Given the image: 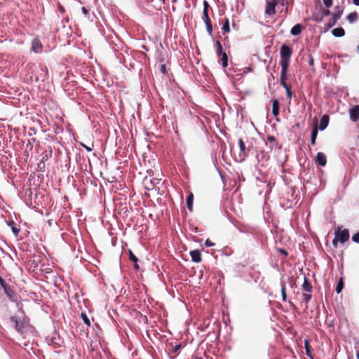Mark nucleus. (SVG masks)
Returning a JSON list of instances; mask_svg holds the SVG:
<instances>
[{"mask_svg":"<svg viewBox=\"0 0 359 359\" xmlns=\"http://www.w3.org/2000/svg\"><path fill=\"white\" fill-rule=\"evenodd\" d=\"M303 290L306 292H311L312 287L310 284V283L304 278V283L302 285Z\"/></svg>","mask_w":359,"mask_h":359,"instance_id":"20","label":"nucleus"},{"mask_svg":"<svg viewBox=\"0 0 359 359\" xmlns=\"http://www.w3.org/2000/svg\"><path fill=\"white\" fill-rule=\"evenodd\" d=\"M286 79H280V84L285 88H287V87L289 86L286 82H285Z\"/></svg>","mask_w":359,"mask_h":359,"instance_id":"32","label":"nucleus"},{"mask_svg":"<svg viewBox=\"0 0 359 359\" xmlns=\"http://www.w3.org/2000/svg\"><path fill=\"white\" fill-rule=\"evenodd\" d=\"M203 11H208L209 4L207 1H203Z\"/></svg>","mask_w":359,"mask_h":359,"instance_id":"35","label":"nucleus"},{"mask_svg":"<svg viewBox=\"0 0 359 359\" xmlns=\"http://www.w3.org/2000/svg\"><path fill=\"white\" fill-rule=\"evenodd\" d=\"M316 161L321 166H325L327 163V157L322 152H318L316 155Z\"/></svg>","mask_w":359,"mask_h":359,"instance_id":"8","label":"nucleus"},{"mask_svg":"<svg viewBox=\"0 0 359 359\" xmlns=\"http://www.w3.org/2000/svg\"><path fill=\"white\" fill-rule=\"evenodd\" d=\"M268 140H269V141H271V142H273V141H274V140H275V139H274V137H273V136H269V137H268Z\"/></svg>","mask_w":359,"mask_h":359,"instance_id":"42","label":"nucleus"},{"mask_svg":"<svg viewBox=\"0 0 359 359\" xmlns=\"http://www.w3.org/2000/svg\"><path fill=\"white\" fill-rule=\"evenodd\" d=\"M332 34L336 37H341L345 34V32L343 28L337 27L334 28L332 31Z\"/></svg>","mask_w":359,"mask_h":359,"instance_id":"13","label":"nucleus"},{"mask_svg":"<svg viewBox=\"0 0 359 359\" xmlns=\"http://www.w3.org/2000/svg\"><path fill=\"white\" fill-rule=\"evenodd\" d=\"M82 318H83L84 323L87 325L89 326L90 325V322L89 319L88 318L86 314L82 313Z\"/></svg>","mask_w":359,"mask_h":359,"instance_id":"28","label":"nucleus"},{"mask_svg":"<svg viewBox=\"0 0 359 359\" xmlns=\"http://www.w3.org/2000/svg\"><path fill=\"white\" fill-rule=\"evenodd\" d=\"M190 255L191 257L192 260L194 262H200L201 260V253L198 250H193L190 252Z\"/></svg>","mask_w":359,"mask_h":359,"instance_id":"12","label":"nucleus"},{"mask_svg":"<svg viewBox=\"0 0 359 359\" xmlns=\"http://www.w3.org/2000/svg\"><path fill=\"white\" fill-rule=\"evenodd\" d=\"M161 71H162L163 72H165V65H161Z\"/></svg>","mask_w":359,"mask_h":359,"instance_id":"43","label":"nucleus"},{"mask_svg":"<svg viewBox=\"0 0 359 359\" xmlns=\"http://www.w3.org/2000/svg\"><path fill=\"white\" fill-rule=\"evenodd\" d=\"M349 238L348 231L347 229L338 230L335 233V238L332 241L333 245L337 247V242H340L341 243H344L346 241H348Z\"/></svg>","mask_w":359,"mask_h":359,"instance_id":"1","label":"nucleus"},{"mask_svg":"<svg viewBox=\"0 0 359 359\" xmlns=\"http://www.w3.org/2000/svg\"><path fill=\"white\" fill-rule=\"evenodd\" d=\"M280 79H287V71L281 70Z\"/></svg>","mask_w":359,"mask_h":359,"instance_id":"33","label":"nucleus"},{"mask_svg":"<svg viewBox=\"0 0 359 359\" xmlns=\"http://www.w3.org/2000/svg\"><path fill=\"white\" fill-rule=\"evenodd\" d=\"M323 1L327 8H330L332 5V0H323Z\"/></svg>","mask_w":359,"mask_h":359,"instance_id":"27","label":"nucleus"},{"mask_svg":"<svg viewBox=\"0 0 359 359\" xmlns=\"http://www.w3.org/2000/svg\"><path fill=\"white\" fill-rule=\"evenodd\" d=\"M312 64H313V60H311L310 65H312Z\"/></svg>","mask_w":359,"mask_h":359,"instance_id":"46","label":"nucleus"},{"mask_svg":"<svg viewBox=\"0 0 359 359\" xmlns=\"http://www.w3.org/2000/svg\"><path fill=\"white\" fill-rule=\"evenodd\" d=\"M302 29V25L299 24H297L291 29L290 33H291V34L296 36L301 33Z\"/></svg>","mask_w":359,"mask_h":359,"instance_id":"15","label":"nucleus"},{"mask_svg":"<svg viewBox=\"0 0 359 359\" xmlns=\"http://www.w3.org/2000/svg\"><path fill=\"white\" fill-rule=\"evenodd\" d=\"M281 295L282 299L284 302L287 300L286 292H285V285L284 283L281 284Z\"/></svg>","mask_w":359,"mask_h":359,"instance_id":"22","label":"nucleus"},{"mask_svg":"<svg viewBox=\"0 0 359 359\" xmlns=\"http://www.w3.org/2000/svg\"><path fill=\"white\" fill-rule=\"evenodd\" d=\"M130 259L134 263H136L137 262V257H135V255L133 254L131 251H130Z\"/></svg>","mask_w":359,"mask_h":359,"instance_id":"29","label":"nucleus"},{"mask_svg":"<svg viewBox=\"0 0 359 359\" xmlns=\"http://www.w3.org/2000/svg\"><path fill=\"white\" fill-rule=\"evenodd\" d=\"M193 201H194V194L192 193H189V194L187 198V204L188 209L190 211H192Z\"/></svg>","mask_w":359,"mask_h":359,"instance_id":"16","label":"nucleus"},{"mask_svg":"<svg viewBox=\"0 0 359 359\" xmlns=\"http://www.w3.org/2000/svg\"><path fill=\"white\" fill-rule=\"evenodd\" d=\"M278 0H269L266 2V13L269 15H271L275 14L276 13V6L278 5Z\"/></svg>","mask_w":359,"mask_h":359,"instance_id":"2","label":"nucleus"},{"mask_svg":"<svg viewBox=\"0 0 359 359\" xmlns=\"http://www.w3.org/2000/svg\"><path fill=\"white\" fill-rule=\"evenodd\" d=\"M43 46L38 39H34L32 42L31 50L36 53L42 52Z\"/></svg>","mask_w":359,"mask_h":359,"instance_id":"4","label":"nucleus"},{"mask_svg":"<svg viewBox=\"0 0 359 359\" xmlns=\"http://www.w3.org/2000/svg\"><path fill=\"white\" fill-rule=\"evenodd\" d=\"M82 146H83V147H84V148H85L88 151H92V148H90V147H88V146H86V145H85V144H82Z\"/></svg>","mask_w":359,"mask_h":359,"instance_id":"38","label":"nucleus"},{"mask_svg":"<svg viewBox=\"0 0 359 359\" xmlns=\"http://www.w3.org/2000/svg\"><path fill=\"white\" fill-rule=\"evenodd\" d=\"M11 320L15 325V327L18 331H22L23 328V323L21 322L19 318L13 316L11 317Z\"/></svg>","mask_w":359,"mask_h":359,"instance_id":"9","label":"nucleus"},{"mask_svg":"<svg viewBox=\"0 0 359 359\" xmlns=\"http://www.w3.org/2000/svg\"><path fill=\"white\" fill-rule=\"evenodd\" d=\"M323 14L324 15H330V11L329 10H326L323 12Z\"/></svg>","mask_w":359,"mask_h":359,"instance_id":"41","label":"nucleus"},{"mask_svg":"<svg viewBox=\"0 0 359 359\" xmlns=\"http://www.w3.org/2000/svg\"><path fill=\"white\" fill-rule=\"evenodd\" d=\"M238 145H239V148H240V151H241V152L238 155V160L240 161H243L247 157L248 153L246 151L245 143L242 139H240L238 140Z\"/></svg>","mask_w":359,"mask_h":359,"instance_id":"3","label":"nucleus"},{"mask_svg":"<svg viewBox=\"0 0 359 359\" xmlns=\"http://www.w3.org/2000/svg\"><path fill=\"white\" fill-rule=\"evenodd\" d=\"M222 66L223 67H226L228 65L227 63V55L225 53H222Z\"/></svg>","mask_w":359,"mask_h":359,"instance_id":"25","label":"nucleus"},{"mask_svg":"<svg viewBox=\"0 0 359 359\" xmlns=\"http://www.w3.org/2000/svg\"><path fill=\"white\" fill-rule=\"evenodd\" d=\"M8 225L11 227L13 233H14L15 236H17L19 233V229L14 226V222H8Z\"/></svg>","mask_w":359,"mask_h":359,"instance_id":"21","label":"nucleus"},{"mask_svg":"<svg viewBox=\"0 0 359 359\" xmlns=\"http://www.w3.org/2000/svg\"><path fill=\"white\" fill-rule=\"evenodd\" d=\"M352 239L355 243H359V232L354 234L352 237Z\"/></svg>","mask_w":359,"mask_h":359,"instance_id":"31","label":"nucleus"},{"mask_svg":"<svg viewBox=\"0 0 359 359\" xmlns=\"http://www.w3.org/2000/svg\"><path fill=\"white\" fill-rule=\"evenodd\" d=\"M304 346H305V348H306V353L308 356L309 357H311V350H310V348H309V340H305L304 341Z\"/></svg>","mask_w":359,"mask_h":359,"instance_id":"23","label":"nucleus"},{"mask_svg":"<svg viewBox=\"0 0 359 359\" xmlns=\"http://www.w3.org/2000/svg\"><path fill=\"white\" fill-rule=\"evenodd\" d=\"M358 50H359V44H358Z\"/></svg>","mask_w":359,"mask_h":359,"instance_id":"47","label":"nucleus"},{"mask_svg":"<svg viewBox=\"0 0 359 359\" xmlns=\"http://www.w3.org/2000/svg\"><path fill=\"white\" fill-rule=\"evenodd\" d=\"M203 19L206 25L207 30L209 34H211L212 28V25H211V22H210V19L208 16V11H203Z\"/></svg>","mask_w":359,"mask_h":359,"instance_id":"7","label":"nucleus"},{"mask_svg":"<svg viewBox=\"0 0 359 359\" xmlns=\"http://www.w3.org/2000/svg\"><path fill=\"white\" fill-rule=\"evenodd\" d=\"M285 89H286V91H287V97L290 98L291 96H292V92L290 90V87L288 86L287 88H285Z\"/></svg>","mask_w":359,"mask_h":359,"instance_id":"36","label":"nucleus"},{"mask_svg":"<svg viewBox=\"0 0 359 359\" xmlns=\"http://www.w3.org/2000/svg\"><path fill=\"white\" fill-rule=\"evenodd\" d=\"M0 283H1V285L3 287V288L4 289L5 293L10 298H11L13 297V290L7 286V285L6 284V283L4 282V280L2 278H0Z\"/></svg>","mask_w":359,"mask_h":359,"instance_id":"11","label":"nucleus"},{"mask_svg":"<svg viewBox=\"0 0 359 359\" xmlns=\"http://www.w3.org/2000/svg\"><path fill=\"white\" fill-rule=\"evenodd\" d=\"M217 43H218L219 49L221 51L222 50V46H221V44L219 42Z\"/></svg>","mask_w":359,"mask_h":359,"instance_id":"44","label":"nucleus"},{"mask_svg":"<svg viewBox=\"0 0 359 359\" xmlns=\"http://www.w3.org/2000/svg\"><path fill=\"white\" fill-rule=\"evenodd\" d=\"M317 135H318V128L316 126L313 129V130L311 132V144L313 145H314L316 144V137H317Z\"/></svg>","mask_w":359,"mask_h":359,"instance_id":"19","label":"nucleus"},{"mask_svg":"<svg viewBox=\"0 0 359 359\" xmlns=\"http://www.w3.org/2000/svg\"><path fill=\"white\" fill-rule=\"evenodd\" d=\"M222 29L226 32H230L229 22L228 19L226 20L224 24L223 25Z\"/></svg>","mask_w":359,"mask_h":359,"instance_id":"24","label":"nucleus"},{"mask_svg":"<svg viewBox=\"0 0 359 359\" xmlns=\"http://www.w3.org/2000/svg\"><path fill=\"white\" fill-rule=\"evenodd\" d=\"M329 123V116L327 115H324L320 119L319 129L320 130H325L328 126Z\"/></svg>","mask_w":359,"mask_h":359,"instance_id":"10","label":"nucleus"},{"mask_svg":"<svg viewBox=\"0 0 359 359\" xmlns=\"http://www.w3.org/2000/svg\"><path fill=\"white\" fill-rule=\"evenodd\" d=\"M304 300H306V302H309V299H311V295L309 294H304Z\"/></svg>","mask_w":359,"mask_h":359,"instance_id":"37","label":"nucleus"},{"mask_svg":"<svg viewBox=\"0 0 359 359\" xmlns=\"http://www.w3.org/2000/svg\"><path fill=\"white\" fill-rule=\"evenodd\" d=\"M346 19L351 23L355 22L358 19V13L356 12L350 13L346 16Z\"/></svg>","mask_w":359,"mask_h":359,"instance_id":"17","label":"nucleus"},{"mask_svg":"<svg viewBox=\"0 0 359 359\" xmlns=\"http://www.w3.org/2000/svg\"><path fill=\"white\" fill-rule=\"evenodd\" d=\"M356 355H357V358L359 359V352L357 353Z\"/></svg>","mask_w":359,"mask_h":359,"instance_id":"45","label":"nucleus"},{"mask_svg":"<svg viewBox=\"0 0 359 359\" xmlns=\"http://www.w3.org/2000/svg\"><path fill=\"white\" fill-rule=\"evenodd\" d=\"M341 13L342 11L339 8L338 12L334 15V18L335 20H338L339 18H340Z\"/></svg>","mask_w":359,"mask_h":359,"instance_id":"30","label":"nucleus"},{"mask_svg":"<svg viewBox=\"0 0 359 359\" xmlns=\"http://www.w3.org/2000/svg\"><path fill=\"white\" fill-rule=\"evenodd\" d=\"M205 245L208 246V247H212V246H214L215 245V243H212V241H210L209 239H207L205 243Z\"/></svg>","mask_w":359,"mask_h":359,"instance_id":"34","label":"nucleus"},{"mask_svg":"<svg viewBox=\"0 0 359 359\" xmlns=\"http://www.w3.org/2000/svg\"><path fill=\"white\" fill-rule=\"evenodd\" d=\"M350 118L352 121L355 122L359 118V105H355L349 110Z\"/></svg>","mask_w":359,"mask_h":359,"instance_id":"5","label":"nucleus"},{"mask_svg":"<svg viewBox=\"0 0 359 359\" xmlns=\"http://www.w3.org/2000/svg\"><path fill=\"white\" fill-rule=\"evenodd\" d=\"M272 113L274 116H277L279 114V103L277 100H274L272 104Z\"/></svg>","mask_w":359,"mask_h":359,"instance_id":"14","label":"nucleus"},{"mask_svg":"<svg viewBox=\"0 0 359 359\" xmlns=\"http://www.w3.org/2000/svg\"><path fill=\"white\" fill-rule=\"evenodd\" d=\"M82 12H83V13H84L85 15L88 14V10L86 9V7H83V8H82Z\"/></svg>","mask_w":359,"mask_h":359,"instance_id":"39","label":"nucleus"},{"mask_svg":"<svg viewBox=\"0 0 359 359\" xmlns=\"http://www.w3.org/2000/svg\"><path fill=\"white\" fill-rule=\"evenodd\" d=\"M291 55H292L291 48L285 45H283L280 48L281 58L290 60Z\"/></svg>","mask_w":359,"mask_h":359,"instance_id":"6","label":"nucleus"},{"mask_svg":"<svg viewBox=\"0 0 359 359\" xmlns=\"http://www.w3.org/2000/svg\"><path fill=\"white\" fill-rule=\"evenodd\" d=\"M342 289H343V282L341 279L340 281L338 283L337 287H336L337 293H338V294L340 293L341 292Z\"/></svg>","mask_w":359,"mask_h":359,"instance_id":"26","label":"nucleus"},{"mask_svg":"<svg viewBox=\"0 0 359 359\" xmlns=\"http://www.w3.org/2000/svg\"><path fill=\"white\" fill-rule=\"evenodd\" d=\"M353 3L355 6H359V0H353Z\"/></svg>","mask_w":359,"mask_h":359,"instance_id":"40","label":"nucleus"},{"mask_svg":"<svg viewBox=\"0 0 359 359\" xmlns=\"http://www.w3.org/2000/svg\"><path fill=\"white\" fill-rule=\"evenodd\" d=\"M280 64L281 66V70L287 71L290 64V60L281 58Z\"/></svg>","mask_w":359,"mask_h":359,"instance_id":"18","label":"nucleus"}]
</instances>
